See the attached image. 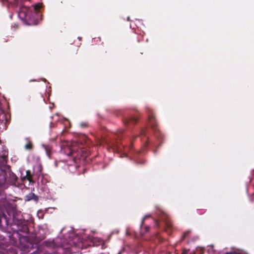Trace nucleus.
Here are the masks:
<instances>
[{
	"label": "nucleus",
	"instance_id": "1",
	"mask_svg": "<svg viewBox=\"0 0 254 254\" xmlns=\"http://www.w3.org/2000/svg\"><path fill=\"white\" fill-rule=\"evenodd\" d=\"M6 178L4 174L0 175V210H3L7 205L8 201L4 190L7 188Z\"/></svg>",
	"mask_w": 254,
	"mask_h": 254
},
{
	"label": "nucleus",
	"instance_id": "2",
	"mask_svg": "<svg viewBox=\"0 0 254 254\" xmlns=\"http://www.w3.org/2000/svg\"><path fill=\"white\" fill-rule=\"evenodd\" d=\"M148 115V124L150 126L155 133L159 132L158 123L155 117L153 110L149 107L145 108Z\"/></svg>",
	"mask_w": 254,
	"mask_h": 254
},
{
	"label": "nucleus",
	"instance_id": "3",
	"mask_svg": "<svg viewBox=\"0 0 254 254\" xmlns=\"http://www.w3.org/2000/svg\"><path fill=\"white\" fill-rule=\"evenodd\" d=\"M31 9L29 7L21 6L18 12V16L22 19H28L31 17Z\"/></svg>",
	"mask_w": 254,
	"mask_h": 254
},
{
	"label": "nucleus",
	"instance_id": "4",
	"mask_svg": "<svg viewBox=\"0 0 254 254\" xmlns=\"http://www.w3.org/2000/svg\"><path fill=\"white\" fill-rule=\"evenodd\" d=\"M30 237L33 239V242L36 243L44 239L46 237V234L43 229H40L34 235Z\"/></svg>",
	"mask_w": 254,
	"mask_h": 254
},
{
	"label": "nucleus",
	"instance_id": "5",
	"mask_svg": "<svg viewBox=\"0 0 254 254\" xmlns=\"http://www.w3.org/2000/svg\"><path fill=\"white\" fill-rule=\"evenodd\" d=\"M17 230L24 234L29 233V229L27 226V222L25 221L18 220L17 222Z\"/></svg>",
	"mask_w": 254,
	"mask_h": 254
},
{
	"label": "nucleus",
	"instance_id": "6",
	"mask_svg": "<svg viewBox=\"0 0 254 254\" xmlns=\"http://www.w3.org/2000/svg\"><path fill=\"white\" fill-rule=\"evenodd\" d=\"M137 118L132 116L124 117L123 119L124 124L127 127L134 125L137 123Z\"/></svg>",
	"mask_w": 254,
	"mask_h": 254
},
{
	"label": "nucleus",
	"instance_id": "7",
	"mask_svg": "<svg viewBox=\"0 0 254 254\" xmlns=\"http://www.w3.org/2000/svg\"><path fill=\"white\" fill-rule=\"evenodd\" d=\"M67 150L68 151V152L66 153L67 155L69 156H73V157H77V155H75L77 153L76 149L74 147H68L67 148Z\"/></svg>",
	"mask_w": 254,
	"mask_h": 254
},
{
	"label": "nucleus",
	"instance_id": "8",
	"mask_svg": "<svg viewBox=\"0 0 254 254\" xmlns=\"http://www.w3.org/2000/svg\"><path fill=\"white\" fill-rule=\"evenodd\" d=\"M25 199L26 201L34 200L35 201H37L38 200V197L34 193L31 192L26 195Z\"/></svg>",
	"mask_w": 254,
	"mask_h": 254
},
{
	"label": "nucleus",
	"instance_id": "9",
	"mask_svg": "<svg viewBox=\"0 0 254 254\" xmlns=\"http://www.w3.org/2000/svg\"><path fill=\"white\" fill-rule=\"evenodd\" d=\"M26 176H24L22 178V180H24L27 179L30 183H34V181L33 180V175L31 173V171L30 170H27L26 171Z\"/></svg>",
	"mask_w": 254,
	"mask_h": 254
},
{
	"label": "nucleus",
	"instance_id": "10",
	"mask_svg": "<svg viewBox=\"0 0 254 254\" xmlns=\"http://www.w3.org/2000/svg\"><path fill=\"white\" fill-rule=\"evenodd\" d=\"M7 225V222L6 219V215H3L2 218H0V229L3 230Z\"/></svg>",
	"mask_w": 254,
	"mask_h": 254
},
{
	"label": "nucleus",
	"instance_id": "11",
	"mask_svg": "<svg viewBox=\"0 0 254 254\" xmlns=\"http://www.w3.org/2000/svg\"><path fill=\"white\" fill-rule=\"evenodd\" d=\"M107 144H108L109 146L110 147H112V148H114L115 147H119V142L118 141L116 142H112L111 143H108L107 141L106 142Z\"/></svg>",
	"mask_w": 254,
	"mask_h": 254
},
{
	"label": "nucleus",
	"instance_id": "12",
	"mask_svg": "<svg viewBox=\"0 0 254 254\" xmlns=\"http://www.w3.org/2000/svg\"><path fill=\"white\" fill-rule=\"evenodd\" d=\"M25 149L29 150H31L33 149V144L31 141H28L27 144H25Z\"/></svg>",
	"mask_w": 254,
	"mask_h": 254
},
{
	"label": "nucleus",
	"instance_id": "13",
	"mask_svg": "<svg viewBox=\"0 0 254 254\" xmlns=\"http://www.w3.org/2000/svg\"><path fill=\"white\" fill-rule=\"evenodd\" d=\"M41 7V3H37L34 5V10L35 11H38Z\"/></svg>",
	"mask_w": 254,
	"mask_h": 254
},
{
	"label": "nucleus",
	"instance_id": "14",
	"mask_svg": "<svg viewBox=\"0 0 254 254\" xmlns=\"http://www.w3.org/2000/svg\"><path fill=\"white\" fill-rule=\"evenodd\" d=\"M190 233V231H188L184 232L182 236V240H184Z\"/></svg>",
	"mask_w": 254,
	"mask_h": 254
},
{
	"label": "nucleus",
	"instance_id": "15",
	"mask_svg": "<svg viewBox=\"0 0 254 254\" xmlns=\"http://www.w3.org/2000/svg\"><path fill=\"white\" fill-rule=\"evenodd\" d=\"M79 126L82 128H86L88 127V124L87 122H82L80 123Z\"/></svg>",
	"mask_w": 254,
	"mask_h": 254
},
{
	"label": "nucleus",
	"instance_id": "16",
	"mask_svg": "<svg viewBox=\"0 0 254 254\" xmlns=\"http://www.w3.org/2000/svg\"><path fill=\"white\" fill-rule=\"evenodd\" d=\"M10 178L12 179L14 182H16L17 180V177L13 173L10 174Z\"/></svg>",
	"mask_w": 254,
	"mask_h": 254
},
{
	"label": "nucleus",
	"instance_id": "17",
	"mask_svg": "<svg viewBox=\"0 0 254 254\" xmlns=\"http://www.w3.org/2000/svg\"><path fill=\"white\" fill-rule=\"evenodd\" d=\"M57 251H58V253L59 254H62V251H63V249L62 247H58V249H57Z\"/></svg>",
	"mask_w": 254,
	"mask_h": 254
},
{
	"label": "nucleus",
	"instance_id": "18",
	"mask_svg": "<svg viewBox=\"0 0 254 254\" xmlns=\"http://www.w3.org/2000/svg\"><path fill=\"white\" fill-rule=\"evenodd\" d=\"M150 217V215H146V216H144V217L143 218V219H142V220L141 225V226H142V225H143V223H144V220H145L146 218H148V217Z\"/></svg>",
	"mask_w": 254,
	"mask_h": 254
},
{
	"label": "nucleus",
	"instance_id": "19",
	"mask_svg": "<svg viewBox=\"0 0 254 254\" xmlns=\"http://www.w3.org/2000/svg\"><path fill=\"white\" fill-rule=\"evenodd\" d=\"M144 163V161H141L140 162H138V161H136V162H135V164H136V165H138V164H139V163H140V164H143Z\"/></svg>",
	"mask_w": 254,
	"mask_h": 254
},
{
	"label": "nucleus",
	"instance_id": "20",
	"mask_svg": "<svg viewBox=\"0 0 254 254\" xmlns=\"http://www.w3.org/2000/svg\"><path fill=\"white\" fill-rule=\"evenodd\" d=\"M150 227L149 226H146L145 227V229H146V231H148V230L149 229Z\"/></svg>",
	"mask_w": 254,
	"mask_h": 254
},
{
	"label": "nucleus",
	"instance_id": "21",
	"mask_svg": "<svg viewBox=\"0 0 254 254\" xmlns=\"http://www.w3.org/2000/svg\"><path fill=\"white\" fill-rule=\"evenodd\" d=\"M5 158V156H3V157H2L3 160H4Z\"/></svg>",
	"mask_w": 254,
	"mask_h": 254
},
{
	"label": "nucleus",
	"instance_id": "22",
	"mask_svg": "<svg viewBox=\"0 0 254 254\" xmlns=\"http://www.w3.org/2000/svg\"><path fill=\"white\" fill-rule=\"evenodd\" d=\"M5 117V115L4 114L3 115V117L4 118Z\"/></svg>",
	"mask_w": 254,
	"mask_h": 254
}]
</instances>
